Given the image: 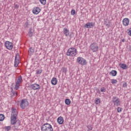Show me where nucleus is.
<instances>
[{
    "mask_svg": "<svg viewBox=\"0 0 131 131\" xmlns=\"http://www.w3.org/2000/svg\"><path fill=\"white\" fill-rule=\"evenodd\" d=\"M88 131H91L92 130V129H93V127H92V126H88Z\"/></svg>",
    "mask_w": 131,
    "mask_h": 131,
    "instance_id": "nucleus-33",
    "label": "nucleus"
},
{
    "mask_svg": "<svg viewBox=\"0 0 131 131\" xmlns=\"http://www.w3.org/2000/svg\"><path fill=\"white\" fill-rule=\"evenodd\" d=\"M71 13L72 15H75V10L74 9L72 10Z\"/></svg>",
    "mask_w": 131,
    "mask_h": 131,
    "instance_id": "nucleus-32",
    "label": "nucleus"
},
{
    "mask_svg": "<svg viewBox=\"0 0 131 131\" xmlns=\"http://www.w3.org/2000/svg\"><path fill=\"white\" fill-rule=\"evenodd\" d=\"M62 71L63 73H66V72H67V69L65 68H62Z\"/></svg>",
    "mask_w": 131,
    "mask_h": 131,
    "instance_id": "nucleus-29",
    "label": "nucleus"
},
{
    "mask_svg": "<svg viewBox=\"0 0 131 131\" xmlns=\"http://www.w3.org/2000/svg\"><path fill=\"white\" fill-rule=\"evenodd\" d=\"M90 49L93 53H97L99 51V45L96 42H93L91 44Z\"/></svg>",
    "mask_w": 131,
    "mask_h": 131,
    "instance_id": "nucleus-3",
    "label": "nucleus"
},
{
    "mask_svg": "<svg viewBox=\"0 0 131 131\" xmlns=\"http://www.w3.org/2000/svg\"><path fill=\"white\" fill-rule=\"evenodd\" d=\"M41 72H42V71L41 70V69H39L36 71V74H40Z\"/></svg>",
    "mask_w": 131,
    "mask_h": 131,
    "instance_id": "nucleus-31",
    "label": "nucleus"
},
{
    "mask_svg": "<svg viewBox=\"0 0 131 131\" xmlns=\"http://www.w3.org/2000/svg\"><path fill=\"white\" fill-rule=\"evenodd\" d=\"M108 24H106V26H108Z\"/></svg>",
    "mask_w": 131,
    "mask_h": 131,
    "instance_id": "nucleus-43",
    "label": "nucleus"
},
{
    "mask_svg": "<svg viewBox=\"0 0 131 131\" xmlns=\"http://www.w3.org/2000/svg\"><path fill=\"white\" fill-rule=\"evenodd\" d=\"M63 31L66 36H68V35H69V30L67 29L66 28H63Z\"/></svg>",
    "mask_w": 131,
    "mask_h": 131,
    "instance_id": "nucleus-18",
    "label": "nucleus"
},
{
    "mask_svg": "<svg viewBox=\"0 0 131 131\" xmlns=\"http://www.w3.org/2000/svg\"><path fill=\"white\" fill-rule=\"evenodd\" d=\"M39 2L42 5H46L47 0H39Z\"/></svg>",
    "mask_w": 131,
    "mask_h": 131,
    "instance_id": "nucleus-25",
    "label": "nucleus"
},
{
    "mask_svg": "<svg viewBox=\"0 0 131 131\" xmlns=\"http://www.w3.org/2000/svg\"><path fill=\"white\" fill-rule=\"evenodd\" d=\"M110 74L112 75V76H116L117 75V71L116 70H112L110 72Z\"/></svg>",
    "mask_w": 131,
    "mask_h": 131,
    "instance_id": "nucleus-19",
    "label": "nucleus"
},
{
    "mask_svg": "<svg viewBox=\"0 0 131 131\" xmlns=\"http://www.w3.org/2000/svg\"><path fill=\"white\" fill-rule=\"evenodd\" d=\"M12 96H17V92H15V91H13L12 92Z\"/></svg>",
    "mask_w": 131,
    "mask_h": 131,
    "instance_id": "nucleus-35",
    "label": "nucleus"
},
{
    "mask_svg": "<svg viewBox=\"0 0 131 131\" xmlns=\"http://www.w3.org/2000/svg\"><path fill=\"white\" fill-rule=\"evenodd\" d=\"M57 122L59 124H63V122H64V119L62 117H59L57 118Z\"/></svg>",
    "mask_w": 131,
    "mask_h": 131,
    "instance_id": "nucleus-16",
    "label": "nucleus"
},
{
    "mask_svg": "<svg viewBox=\"0 0 131 131\" xmlns=\"http://www.w3.org/2000/svg\"><path fill=\"white\" fill-rule=\"evenodd\" d=\"M117 112L119 113L121 112V107H119L117 108Z\"/></svg>",
    "mask_w": 131,
    "mask_h": 131,
    "instance_id": "nucleus-36",
    "label": "nucleus"
},
{
    "mask_svg": "<svg viewBox=\"0 0 131 131\" xmlns=\"http://www.w3.org/2000/svg\"><path fill=\"white\" fill-rule=\"evenodd\" d=\"M58 82V79L56 78L53 77L51 80V83L53 85H56Z\"/></svg>",
    "mask_w": 131,
    "mask_h": 131,
    "instance_id": "nucleus-17",
    "label": "nucleus"
},
{
    "mask_svg": "<svg viewBox=\"0 0 131 131\" xmlns=\"http://www.w3.org/2000/svg\"><path fill=\"white\" fill-rule=\"evenodd\" d=\"M18 116V113L17 110L14 109L12 110L11 113V120L14 121L17 120V116Z\"/></svg>",
    "mask_w": 131,
    "mask_h": 131,
    "instance_id": "nucleus-8",
    "label": "nucleus"
},
{
    "mask_svg": "<svg viewBox=\"0 0 131 131\" xmlns=\"http://www.w3.org/2000/svg\"><path fill=\"white\" fill-rule=\"evenodd\" d=\"M111 82H112V83L113 84H114L115 83H117V80H116V79H112Z\"/></svg>",
    "mask_w": 131,
    "mask_h": 131,
    "instance_id": "nucleus-28",
    "label": "nucleus"
},
{
    "mask_svg": "<svg viewBox=\"0 0 131 131\" xmlns=\"http://www.w3.org/2000/svg\"><path fill=\"white\" fill-rule=\"evenodd\" d=\"M65 103L66 105H70L71 103V100H70V99H66L65 100Z\"/></svg>",
    "mask_w": 131,
    "mask_h": 131,
    "instance_id": "nucleus-22",
    "label": "nucleus"
},
{
    "mask_svg": "<svg viewBox=\"0 0 131 131\" xmlns=\"http://www.w3.org/2000/svg\"><path fill=\"white\" fill-rule=\"evenodd\" d=\"M130 49H131V45L130 46Z\"/></svg>",
    "mask_w": 131,
    "mask_h": 131,
    "instance_id": "nucleus-44",
    "label": "nucleus"
},
{
    "mask_svg": "<svg viewBox=\"0 0 131 131\" xmlns=\"http://www.w3.org/2000/svg\"><path fill=\"white\" fill-rule=\"evenodd\" d=\"M22 82V76H19L18 77L16 82H15V90H18L20 88V83Z\"/></svg>",
    "mask_w": 131,
    "mask_h": 131,
    "instance_id": "nucleus-9",
    "label": "nucleus"
},
{
    "mask_svg": "<svg viewBox=\"0 0 131 131\" xmlns=\"http://www.w3.org/2000/svg\"><path fill=\"white\" fill-rule=\"evenodd\" d=\"M15 59H20V55L19 54V53H17V54H16Z\"/></svg>",
    "mask_w": 131,
    "mask_h": 131,
    "instance_id": "nucleus-30",
    "label": "nucleus"
},
{
    "mask_svg": "<svg viewBox=\"0 0 131 131\" xmlns=\"http://www.w3.org/2000/svg\"><path fill=\"white\" fill-rule=\"evenodd\" d=\"M28 105H29V103L28 102V101H27V99L21 100L20 104V106L21 109H25Z\"/></svg>",
    "mask_w": 131,
    "mask_h": 131,
    "instance_id": "nucleus-6",
    "label": "nucleus"
},
{
    "mask_svg": "<svg viewBox=\"0 0 131 131\" xmlns=\"http://www.w3.org/2000/svg\"><path fill=\"white\" fill-rule=\"evenodd\" d=\"M19 59H18L17 58H15L14 66L15 67H18V65H19Z\"/></svg>",
    "mask_w": 131,
    "mask_h": 131,
    "instance_id": "nucleus-21",
    "label": "nucleus"
},
{
    "mask_svg": "<svg viewBox=\"0 0 131 131\" xmlns=\"http://www.w3.org/2000/svg\"><path fill=\"white\" fill-rule=\"evenodd\" d=\"M31 89H32V90H40V85H39L38 84L34 83L30 86Z\"/></svg>",
    "mask_w": 131,
    "mask_h": 131,
    "instance_id": "nucleus-11",
    "label": "nucleus"
},
{
    "mask_svg": "<svg viewBox=\"0 0 131 131\" xmlns=\"http://www.w3.org/2000/svg\"><path fill=\"white\" fill-rule=\"evenodd\" d=\"M122 42H124V41H125V40L124 39H122Z\"/></svg>",
    "mask_w": 131,
    "mask_h": 131,
    "instance_id": "nucleus-41",
    "label": "nucleus"
},
{
    "mask_svg": "<svg viewBox=\"0 0 131 131\" xmlns=\"http://www.w3.org/2000/svg\"><path fill=\"white\" fill-rule=\"evenodd\" d=\"M32 35H33V33L31 32V29H30L29 32V36H30V37H32Z\"/></svg>",
    "mask_w": 131,
    "mask_h": 131,
    "instance_id": "nucleus-27",
    "label": "nucleus"
},
{
    "mask_svg": "<svg viewBox=\"0 0 131 131\" xmlns=\"http://www.w3.org/2000/svg\"><path fill=\"white\" fill-rule=\"evenodd\" d=\"M98 93L100 94V90L98 91Z\"/></svg>",
    "mask_w": 131,
    "mask_h": 131,
    "instance_id": "nucleus-42",
    "label": "nucleus"
},
{
    "mask_svg": "<svg viewBox=\"0 0 131 131\" xmlns=\"http://www.w3.org/2000/svg\"><path fill=\"white\" fill-rule=\"evenodd\" d=\"M5 129L9 131L11 130V126H6L5 127Z\"/></svg>",
    "mask_w": 131,
    "mask_h": 131,
    "instance_id": "nucleus-34",
    "label": "nucleus"
},
{
    "mask_svg": "<svg viewBox=\"0 0 131 131\" xmlns=\"http://www.w3.org/2000/svg\"><path fill=\"white\" fill-rule=\"evenodd\" d=\"M5 47L8 50H12L13 49V43L9 41H6L5 42Z\"/></svg>",
    "mask_w": 131,
    "mask_h": 131,
    "instance_id": "nucleus-10",
    "label": "nucleus"
},
{
    "mask_svg": "<svg viewBox=\"0 0 131 131\" xmlns=\"http://www.w3.org/2000/svg\"><path fill=\"white\" fill-rule=\"evenodd\" d=\"M76 61L77 63H79L80 65H82V66L86 65V63H87L86 60H85L84 58L81 57H77Z\"/></svg>",
    "mask_w": 131,
    "mask_h": 131,
    "instance_id": "nucleus-7",
    "label": "nucleus"
},
{
    "mask_svg": "<svg viewBox=\"0 0 131 131\" xmlns=\"http://www.w3.org/2000/svg\"><path fill=\"white\" fill-rule=\"evenodd\" d=\"M41 130L42 131H53V127L51 124L46 123L42 125L41 127Z\"/></svg>",
    "mask_w": 131,
    "mask_h": 131,
    "instance_id": "nucleus-2",
    "label": "nucleus"
},
{
    "mask_svg": "<svg viewBox=\"0 0 131 131\" xmlns=\"http://www.w3.org/2000/svg\"><path fill=\"white\" fill-rule=\"evenodd\" d=\"M40 12V8L39 7H35L34 8L33 10H32V12L35 15H37Z\"/></svg>",
    "mask_w": 131,
    "mask_h": 131,
    "instance_id": "nucleus-12",
    "label": "nucleus"
},
{
    "mask_svg": "<svg viewBox=\"0 0 131 131\" xmlns=\"http://www.w3.org/2000/svg\"><path fill=\"white\" fill-rule=\"evenodd\" d=\"M122 23L124 26H127L129 24V19L125 18L123 19Z\"/></svg>",
    "mask_w": 131,
    "mask_h": 131,
    "instance_id": "nucleus-14",
    "label": "nucleus"
},
{
    "mask_svg": "<svg viewBox=\"0 0 131 131\" xmlns=\"http://www.w3.org/2000/svg\"><path fill=\"white\" fill-rule=\"evenodd\" d=\"M18 8H19V5H17V4H15V5H14V8H15V9H18Z\"/></svg>",
    "mask_w": 131,
    "mask_h": 131,
    "instance_id": "nucleus-38",
    "label": "nucleus"
},
{
    "mask_svg": "<svg viewBox=\"0 0 131 131\" xmlns=\"http://www.w3.org/2000/svg\"><path fill=\"white\" fill-rule=\"evenodd\" d=\"M27 26H28V23H26L24 25V27H27Z\"/></svg>",
    "mask_w": 131,
    "mask_h": 131,
    "instance_id": "nucleus-40",
    "label": "nucleus"
},
{
    "mask_svg": "<svg viewBox=\"0 0 131 131\" xmlns=\"http://www.w3.org/2000/svg\"><path fill=\"white\" fill-rule=\"evenodd\" d=\"M100 91L102 93H105V92H106V88L102 87L100 88Z\"/></svg>",
    "mask_w": 131,
    "mask_h": 131,
    "instance_id": "nucleus-26",
    "label": "nucleus"
},
{
    "mask_svg": "<svg viewBox=\"0 0 131 131\" xmlns=\"http://www.w3.org/2000/svg\"><path fill=\"white\" fill-rule=\"evenodd\" d=\"M130 30H129V32H128V35L131 36V28H130Z\"/></svg>",
    "mask_w": 131,
    "mask_h": 131,
    "instance_id": "nucleus-39",
    "label": "nucleus"
},
{
    "mask_svg": "<svg viewBox=\"0 0 131 131\" xmlns=\"http://www.w3.org/2000/svg\"><path fill=\"white\" fill-rule=\"evenodd\" d=\"M119 67H120V68H121L122 69H123L124 70H125L127 69V68H128V67L126 66V64H124V63H119Z\"/></svg>",
    "mask_w": 131,
    "mask_h": 131,
    "instance_id": "nucleus-15",
    "label": "nucleus"
},
{
    "mask_svg": "<svg viewBox=\"0 0 131 131\" xmlns=\"http://www.w3.org/2000/svg\"><path fill=\"white\" fill-rule=\"evenodd\" d=\"M11 124L14 125L15 129H18V128L20 126V124H21V121L19 120H14V121L11 120Z\"/></svg>",
    "mask_w": 131,
    "mask_h": 131,
    "instance_id": "nucleus-5",
    "label": "nucleus"
},
{
    "mask_svg": "<svg viewBox=\"0 0 131 131\" xmlns=\"http://www.w3.org/2000/svg\"><path fill=\"white\" fill-rule=\"evenodd\" d=\"M28 53L30 55H33V53H34V49H32V48H30L28 50Z\"/></svg>",
    "mask_w": 131,
    "mask_h": 131,
    "instance_id": "nucleus-20",
    "label": "nucleus"
},
{
    "mask_svg": "<svg viewBox=\"0 0 131 131\" xmlns=\"http://www.w3.org/2000/svg\"><path fill=\"white\" fill-rule=\"evenodd\" d=\"M95 103L97 105L98 104H100V103H101V99H100V98H96L95 100Z\"/></svg>",
    "mask_w": 131,
    "mask_h": 131,
    "instance_id": "nucleus-23",
    "label": "nucleus"
},
{
    "mask_svg": "<svg viewBox=\"0 0 131 131\" xmlns=\"http://www.w3.org/2000/svg\"><path fill=\"white\" fill-rule=\"evenodd\" d=\"M77 54V50L74 48H71L69 49L67 52V56L70 57H75Z\"/></svg>",
    "mask_w": 131,
    "mask_h": 131,
    "instance_id": "nucleus-1",
    "label": "nucleus"
},
{
    "mask_svg": "<svg viewBox=\"0 0 131 131\" xmlns=\"http://www.w3.org/2000/svg\"><path fill=\"white\" fill-rule=\"evenodd\" d=\"M95 27V23L91 22V23H88L85 25V27L86 28H92V27Z\"/></svg>",
    "mask_w": 131,
    "mask_h": 131,
    "instance_id": "nucleus-13",
    "label": "nucleus"
},
{
    "mask_svg": "<svg viewBox=\"0 0 131 131\" xmlns=\"http://www.w3.org/2000/svg\"><path fill=\"white\" fill-rule=\"evenodd\" d=\"M5 119V115L0 114V121H3Z\"/></svg>",
    "mask_w": 131,
    "mask_h": 131,
    "instance_id": "nucleus-24",
    "label": "nucleus"
},
{
    "mask_svg": "<svg viewBox=\"0 0 131 131\" xmlns=\"http://www.w3.org/2000/svg\"><path fill=\"white\" fill-rule=\"evenodd\" d=\"M112 101L115 106L116 107H118V106H120V99L117 97V96H114L112 98Z\"/></svg>",
    "mask_w": 131,
    "mask_h": 131,
    "instance_id": "nucleus-4",
    "label": "nucleus"
},
{
    "mask_svg": "<svg viewBox=\"0 0 131 131\" xmlns=\"http://www.w3.org/2000/svg\"><path fill=\"white\" fill-rule=\"evenodd\" d=\"M127 86V84L126 82H124L123 84V88H126Z\"/></svg>",
    "mask_w": 131,
    "mask_h": 131,
    "instance_id": "nucleus-37",
    "label": "nucleus"
}]
</instances>
